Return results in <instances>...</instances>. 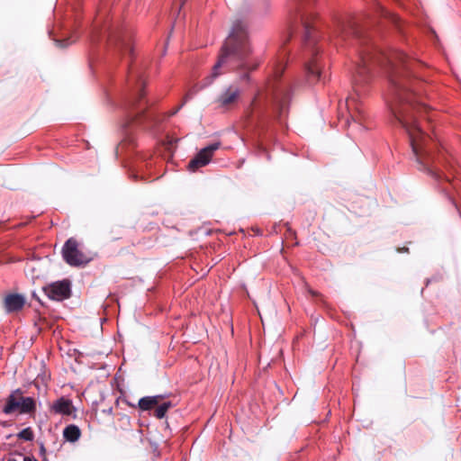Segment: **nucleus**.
I'll return each mask as SVG.
<instances>
[{"mask_svg": "<svg viewBox=\"0 0 461 461\" xmlns=\"http://www.w3.org/2000/svg\"><path fill=\"white\" fill-rule=\"evenodd\" d=\"M81 437L80 429L75 424H69L63 429V438L66 441L74 443Z\"/></svg>", "mask_w": 461, "mask_h": 461, "instance_id": "obj_17", "label": "nucleus"}, {"mask_svg": "<svg viewBox=\"0 0 461 461\" xmlns=\"http://www.w3.org/2000/svg\"><path fill=\"white\" fill-rule=\"evenodd\" d=\"M182 105H183V104H182L180 106H178L177 108H176L175 110H173V111L170 113V115H174V114H176V113L179 111V109L182 107Z\"/></svg>", "mask_w": 461, "mask_h": 461, "instance_id": "obj_26", "label": "nucleus"}, {"mask_svg": "<svg viewBox=\"0 0 461 461\" xmlns=\"http://www.w3.org/2000/svg\"><path fill=\"white\" fill-rule=\"evenodd\" d=\"M347 107L349 113L350 119L358 125H361L362 120L364 119V113L361 110V108L356 104L355 99H348Z\"/></svg>", "mask_w": 461, "mask_h": 461, "instance_id": "obj_16", "label": "nucleus"}, {"mask_svg": "<svg viewBox=\"0 0 461 461\" xmlns=\"http://www.w3.org/2000/svg\"><path fill=\"white\" fill-rule=\"evenodd\" d=\"M164 398L165 396L162 394L145 396L139 400L137 406L141 411H149L158 405Z\"/></svg>", "mask_w": 461, "mask_h": 461, "instance_id": "obj_15", "label": "nucleus"}, {"mask_svg": "<svg viewBox=\"0 0 461 461\" xmlns=\"http://www.w3.org/2000/svg\"><path fill=\"white\" fill-rule=\"evenodd\" d=\"M258 96V94L253 98V100L251 102V106L255 105Z\"/></svg>", "mask_w": 461, "mask_h": 461, "instance_id": "obj_27", "label": "nucleus"}, {"mask_svg": "<svg viewBox=\"0 0 461 461\" xmlns=\"http://www.w3.org/2000/svg\"><path fill=\"white\" fill-rule=\"evenodd\" d=\"M64 260L70 266L79 267L89 262L87 257L78 249V242L74 238L68 239L62 249Z\"/></svg>", "mask_w": 461, "mask_h": 461, "instance_id": "obj_7", "label": "nucleus"}, {"mask_svg": "<svg viewBox=\"0 0 461 461\" xmlns=\"http://www.w3.org/2000/svg\"><path fill=\"white\" fill-rule=\"evenodd\" d=\"M349 36H355L358 38L361 36V32L356 23H345L344 22H339L333 32V37L337 41L336 44H338L339 41H346V39Z\"/></svg>", "mask_w": 461, "mask_h": 461, "instance_id": "obj_11", "label": "nucleus"}, {"mask_svg": "<svg viewBox=\"0 0 461 461\" xmlns=\"http://www.w3.org/2000/svg\"><path fill=\"white\" fill-rule=\"evenodd\" d=\"M18 456L23 458V461H38L34 456H23L22 454Z\"/></svg>", "mask_w": 461, "mask_h": 461, "instance_id": "obj_23", "label": "nucleus"}, {"mask_svg": "<svg viewBox=\"0 0 461 461\" xmlns=\"http://www.w3.org/2000/svg\"><path fill=\"white\" fill-rule=\"evenodd\" d=\"M130 80L134 79L140 85V90L135 99L131 103L128 117L131 122H140L148 109V101H142L144 98V81L139 72L131 71Z\"/></svg>", "mask_w": 461, "mask_h": 461, "instance_id": "obj_5", "label": "nucleus"}, {"mask_svg": "<svg viewBox=\"0 0 461 461\" xmlns=\"http://www.w3.org/2000/svg\"><path fill=\"white\" fill-rule=\"evenodd\" d=\"M392 20H393L394 23H396V21H397V17H396V16H394V15H392Z\"/></svg>", "mask_w": 461, "mask_h": 461, "instance_id": "obj_29", "label": "nucleus"}, {"mask_svg": "<svg viewBox=\"0 0 461 461\" xmlns=\"http://www.w3.org/2000/svg\"><path fill=\"white\" fill-rule=\"evenodd\" d=\"M398 251L399 252H408V249L403 247L402 249H398Z\"/></svg>", "mask_w": 461, "mask_h": 461, "instance_id": "obj_28", "label": "nucleus"}, {"mask_svg": "<svg viewBox=\"0 0 461 461\" xmlns=\"http://www.w3.org/2000/svg\"><path fill=\"white\" fill-rule=\"evenodd\" d=\"M379 64L386 67L389 81V103L396 120L407 131L412 151L417 162L423 170L435 178H439L438 173L428 165L429 157L427 146L429 137L417 125L413 112L423 110L427 113L429 107L422 102L420 90L424 84L411 77V71L417 63L398 50L388 53L377 50L374 47L367 48L360 54L355 81L361 84L367 79L370 66Z\"/></svg>", "mask_w": 461, "mask_h": 461, "instance_id": "obj_1", "label": "nucleus"}, {"mask_svg": "<svg viewBox=\"0 0 461 461\" xmlns=\"http://www.w3.org/2000/svg\"><path fill=\"white\" fill-rule=\"evenodd\" d=\"M157 408L155 409V417L158 418V419H163L165 416H166V413L167 412V411L173 407V404L171 402H161L160 403H158V405L156 406Z\"/></svg>", "mask_w": 461, "mask_h": 461, "instance_id": "obj_18", "label": "nucleus"}, {"mask_svg": "<svg viewBox=\"0 0 461 461\" xmlns=\"http://www.w3.org/2000/svg\"><path fill=\"white\" fill-rule=\"evenodd\" d=\"M55 43L59 48H64L69 44L68 39L55 40Z\"/></svg>", "mask_w": 461, "mask_h": 461, "instance_id": "obj_21", "label": "nucleus"}, {"mask_svg": "<svg viewBox=\"0 0 461 461\" xmlns=\"http://www.w3.org/2000/svg\"><path fill=\"white\" fill-rule=\"evenodd\" d=\"M382 14H383L384 15H387V14H389V13H387L386 11H384L383 9H382Z\"/></svg>", "mask_w": 461, "mask_h": 461, "instance_id": "obj_30", "label": "nucleus"}, {"mask_svg": "<svg viewBox=\"0 0 461 461\" xmlns=\"http://www.w3.org/2000/svg\"><path fill=\"white\" fill-rule=\"evenodd\" d=\"M312 19H313V15L312 14H310V15H303L302 16V23H303V26L304 28V41L305 42H308L311 39V33H312V25H311V21Z\"/></svg>", "mask_w": 461, "mask_h": 461, "instance_id": "obj_19", "label": "nucleus"}, {"mask_svg": "<svg viewBox=\"0 0 461 461\" xmlns=\"http://www.w3.org/2000/svg\"><path fill=\"white\" fill-rule=\"evenodd\" d=\"M5 414L18 411L20 414H32L36 411V402L32 397H24L21 389L13 391L6 398L3 408Z\"/></svg>", "mask_w": 461, "mask_h": 461, "instance_id": "obj_4", "label": "nucleus"}, {"mask_svg": "<svg viewBox=\"0 0 461 461\" xmlns=\"http://www.w3.org/2000/svg\"><path fill=\"white\" fill-rule=\"evenodd\" d=\"M307 291H308V293H309L312 296H313V297H321V294H319L318 292H316V291L312 290V288H310V287H307Z\"/></svg>", "mask_w": 461, "mask_h": 461, "instance_id": "obj_22", "label": "nucleus"}, {"mask_svg": "<svg viewBox=\"0 0 461 461\" xmlns=\"http://www.w3.org/2000/svg\"><path fill=\"white\" fill-rule=\"evenodd\" d=\"M50 410L57 414L67 416L73 415L76 412V408L74 407L72 401L65 397H60L55 401L52 403Z\"/></svg>", "mask_w": 461, "mask_h": 461, "instance_id": "obj_13", "label": "nucleus"}, {"mask_svg": "<svg viewBox=\"0 0 461 461\" xmlns=\"http://www.w3.org/2000/svg\"><path fill=\"white\" fill-rule=\"evenodd\" d=\"M7 461H18V460L15 458H9Z\"/></svg>", "mask_w": 461, "mask_h": 461, "instance_id": "obj_31", "label": "nucleus"}, {"mask_svg": "<svg viewBox=\"0 0 461 461\" xmlns=\"http://www.w3.org/2000/svg\"><path fill=\"white\" fill-rule=\"evenodd\" d=\"M25 304V298L18 294H7L4 299V307L6 312L21 311Z\"/></svg>", "mask_w": 461, "mask_h": 461, "instance_id": "obj_12", "label": "nucleus"}, {"mask_svg": "<svg viewBox=\"0 0 461 461\" xmlns=\"http://www.w3.org/2000/svg\"><path fill=\"white\" fill-rule=\"evenodd\" d=\"M240 80H249V72L248 70H245V72L240 75Z\"/></svg>", "mask_w": 461, "mask_h": 461, "instance_id": "obj_24", "label": "nucleus"}, {"mask_svg": "<svg viewBox=\"0 0 461 461\" xmlns=\"http://www.w3.org/2000/svg\"><path fill=\"white\" fill-rule=\"evenodd\" d=\"M43 291L50 299L63 301L70 297V283L68 280L55 282L43 287Z\"/></svg>", "mask_w": 461, "mask_h": 461, "instance_id": "obj_10", "label": "nucleus"}, {"mask_svg": "<svg viewBox=\"0 0 461 461\" xmlns=\"http://www.w3.org/2000/svg\"><path fill=\"white\" fill-rule=\"evenodd\" d=\"M108 34V41L111 47H113L119 52H131V36L129 32L118 26L109 27L105 30Z\"/></svg>", "mask_w": 461, "mask_h": 461, "instance_id": "obj_6", "label": "nucleus"}, {"mask_svg": "<svg viewBox=\"0 0 461 461\" xmlns=\"http://www.w3.org/2000/svg\"><path fill=\"white\" fill-rule=\"evenodd\" d=\"M250 53L247 26L242 21L237 20L233 23L231 31L221 49L211 75L205 77L203 86L211 85L216 77L227 71L256 70L258 63L249 65L247 62Z\"/></svg>", "mask_w": 461, "mask_h": 461, "instance_id": "obj_2", "label": "nucleus"}, {"mask_svg": "<svg viewBox=\"0 0 461 461\" xmlns=\"http://www.w3.org/2000/svg\"><path fill=\"white\" fill-rule=\"evenodd\" d=\"M284 70V64H276L274 68L272 77L267 83V88L271 90L273 95L276 120L280 123L282 122L283 118L287 114L288 104L291 98V84L289 82L278 83Z\"/></svg>", "mask_w": 461, "mask_h": 461, "instance_id": "obj_3", "label": "nucleus"}, {"mask_svg": "<svg viewBox=\"0 0 461 461\" xmlns=\"http://www.w3.org/2000/svg\"><path fill=\"white\" fill-rule=\"evenodd\" d=\"M17 438L25 441H32L34 438L33 430L30 427L23 429L17 434Z\"/></svg>", "mask_w": 461, "mask_h": 461, "instance_id": "obj_20", "label": "nucleus"}, {"mask_svg": "<svg viewBox=\"0 0 461 461\" xmlns=\"http://www.w3.org/2000/svg\"><path fill=\"white\" fill-rule=\"evenodd\" d=\"M240 96V88L238 86L230 85L218 95L215 104L220 109L230 110L238 104Z\"/></svg>", "mask_w": 461, "mask_h": 461, "instance_id": "obj_8", "label": "nucleus"}, {"mask_svg": "<svg viewBox=\"0 0 461 461\" xmlns=\"http://www.w3.org/2000/svg\"><path fill=\"white\" fill-rule=\"evenodd\" d=\"M125 145H126V143H125V142H121V143L117 146V149H116L117 152H119V151L122 150V149H124V146H125Z\"/></svg>", "mask_w": 461, "mask_h": 461, "instance_id": "obj_25", "label": "nucleus"}, {"mask_svg": "<svg viewBox=\"0 0 461 461\" xmlns=\"http://www.w3.org/2000/svg\"><path fill=\"white\" fill-rule=\"evenodd\" d=\"M221 147V142H213L202 149L196 156L192 158L187 166L190 171H195L200 167L206 166L212 159L214 152Z\"/></svg>", "mask_w": 461, "mask_h": 461, "instance_id": "obj_9", "label": "nucleus"}, {"mask_svg": "<svg viewBox=\"0 0 461 461\" xmlns=\"http://www.w3.org/2000/svg\"><path fill=\"white\" fill-rule=\"evenodd\" d=\"M306 77L310 84H315L321 79V71L319 60L313 58L305 66Z\"/></svg>", "mask_w": 461, "mask_h": 461, "instance_id": "obj_14", "label": "nucleus"}]
</instances>
